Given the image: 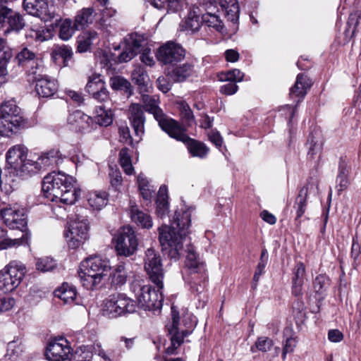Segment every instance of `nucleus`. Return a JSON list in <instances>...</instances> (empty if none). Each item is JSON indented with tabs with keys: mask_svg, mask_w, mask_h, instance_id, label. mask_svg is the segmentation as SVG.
Here are the masks:
<instances>
[{
	"mask_svg": "<svg viewBox=\"0 0 361 361\" xmlns=\"http://www.w3.org/2000/svg\"><path fill=\"white\" fill-rule=\"evenodd\" d=\"M128 118L134 130L135 142L138 143L145 133V116L142 105L134 103L129 106Z\"/></svg>",
	"mask_w": 361,
	"mask_h": 361,
	"instance_id": "412c9836",
	"label": "nucleus"
},
{
	"mask_svg": "<svg viewBox=\"0 0 361 361\" xmlns=\"http://www.w3.org/2000/svg\"><path fill=\"white\" fill-rule=\"evenodd\" d=\"M26 125L21 109L14 101L5 102L0 109V135L9 136Z\"/></svg>",
	"mask_w": 361,
	"mask_h": 361,
	"instance_id": "20e7f679",
	"label": "nucleus"
},
{
	"mask_svg": "<svg viewBox=\"0 0 361 361\" xmlns=\"http://www.w3.org/2000/svg\"><path fill=\"white\" fill-rule=\"evenodd\" d=\"M25 271L26 268L23 263L11 262L0 271V290L8 293L15 290L20 284Z\"/></svg>",
	"mask_w": 361,
	"mask_h": 361,
	"instance_id": "6e6552de",
	"label": "nucleus"
},
{
	"mask_svg": "<svg viewBox=\"0 0 361 361\" xmlns=\"http://www.w3.org/2000/svg\"><path fill=\"white\" fill-rule=\"evenodd\" d=\"M89 205L95 209H101L108 202V194L105 191H92L87 195Z\"/></svg>",
	"mask_w": 361,
	"mask_h": 361,
	"instance_id": "58836bf2",
	"label": "nucleus"
},
{
	"mask_svg": "<svg viewBox=\"0 0 361 361\" xmlns=\"http://www.w3.org/2000/svg\"><path fill=\"white\" fill-rule=\"evenodd\" d=\"M167 134L169 137L185 143L188 150L192 157L203 159L207 156L209 152V149L203 142L188 136L185 133V129L183 128L179 123L168 132Z\"/></svg>",
	"mask_w": 361,
	"mask_h": 361,
	"instance_id": "9b49d317",
	"label": "nucleus"
},
{
	"mask_svg": "<svg viewBox=\"0 0 361 361\" xmlns=\"http://www.w3.org/2000/svg\"><path fill=\"white\" fill-rule=\"evenodd\" d=\"M75 182L72 176L53 171L44 178L42 190L44 197L50 201L71 205L80 195V190L74 185Z\"/></svg>",
	"mask_w": 361,
	"mask_h": 361,
	"instance_id": "f03ea898",
	"label": "nucleus"
},
{
	"mask_svg": "<svg viewBox=\"0 0 361 361\" xmlns=\"http://www.w3.org/2000/svg\"><path fill=\"white\" fill-rule=\"evenodd\" d=\"M25 349L23 341L15 339L8 343L6 356L12 361H17L24 353Z\"/></svg>",
	"mask_w": 361,
	"mask_h": 361,
	"instance_id": "ea45409f",
	"label": "nucleus"
},
{
	"mask_svg": "<svg viewBox=\"0 0 361 361\" xmlns=\"http://www.w3.org/2000/svg\"><path fill=\"white\" fill-rule=\"evenodd\" d=\"M307 188L303 187L300 189L295 199L294 208L296 210L295 221H298L305 212L307 207Z\"/></svg>",
	"mask_w": 361,
	"mask_h": 361,
	"instance_id": "49530a36",
	"label": "nucleus"
},
{
	"mask_svg": "<svg viewBox=\"0 0 361 361\" xmlns=\"http://www.w3.org/2000/svg\"><path fill=\"white\" fill-rule=\"evenodd\" d=\"M157 204V214L159 216L163 217L168 213L169 204L167 200L157 199L156 201Z\"/></svg>",
	"mask_w": 361,
	"mask_h": 361,
	"instance_id": "774afa93",
	"label": "nucleus"
},
{
	"mask_svg": "<svg viewBox=\"0 0 361 361\" xmlns=\"http://www.w3.org/2000/svg\"><path fill=\"white\" fill-rule=\"evenodd\" d=\"M54 56L61 58L63 60L64 66H67L66 61L70 60L73 56L72 49L66 45L56 47L53 50Z\"/></svg>",
	"mask_w": 361,
	"mask_h": 361,
	"instance_id": "4d7b16f0",
	"label": "nucleus"
},
{
	"mask_svg": "<svg viewBox=\"0 0 361 361\" xmlns=\"http://www.w3.org/2000/svg\"><path fill=\"white\" fill-rule=\"evenodd\" d=\"M110 270L109 260L94 256L87 258L81 263L78 276L85 288L93 290L97 288Z\"/></svg>",
	"mask_w": 361,
	"mask_h": 361,
	"instance_id": "7ed1b4c3",
	"label": "nucleus"
},
{
	"mask_svg": "<svg viewBox=\"0 0 361 361\" xmlns=\"http://www.w3.org/2000/svg\"><path fill=\"white\" fill-rule=\"evenodd\" d=\"M27 149L22 145H14L6 153V162L15 171L27 157Z\"/></svg>",
	"mask_w": 361,
	"mask_h": 361,
	"instance_id": "bb28decb",
	"label": "nucleus"
},
{
	"mask_svg": "<svg viewBox=\"0 0 361 361\" xmlns=\"http://www.w3.org/2000/svg\"><path fill=\"white\" fill-rule=\"evenodd\" d=\"M64 157L57 149H51L42 154L37 158L39 164L41 165V171H46L59 166L62 163Z\"/></svg>",
	"mask_w": 361,
	"mask_h": 361,
	"instance_id": "a878e982",
	"label": "nucleus"
},
{
	"mask_svg": "<svg viewBox=\"0 0 361 361\" xmlns=\"http://www.w3.org/2000/svg\"><path fill=\"white\" fill-rule=\"evenodd\" d=\"M274 345L273 341L266 336H261L257 338L255 345L250 348L252 353H256L257 350L266 353L271 350Z\"/></svg>",
	"mask_w": 361,
	"mask_h": 361,
	"instance_id": "864d4df0",
	"label": "nucleus"
},
{
	"mask_svg": "<svg viewBox=\"0 0 361 361\" xmlns=\"http://www.w3.org/2000/svg\"><path fill=\"white\" fill-rule=\"evenodd\" d=\"M201 18L202 22L209 27H212L218 32L222 30L224 27L222 21L216 15L207 13L203 14Z\"/></svg>",
	"mask_w": 361,
	"mask_h": 361,
	"instance_id": "8fccbe9b",
	"label": "nucleus"
},
{
	"mask_svg": "<svg viewBox=\"0 0 361 361\" xmlns=\"http://www.w3.org/2000/svg\"><path fill=\"white\" fill-rule=\"evenodd\" d=\"M23 26V19L18 12L0 4V29L6 27L5 32L10 30L18 32Z\"/></svg>",
	"mask_w": 361,
	"mask_h": 361,
	"instance_id": "aec40b11",
	"label": "nucleus"
},
{
	"mask_svg": "<svg viewBox=\"0 0 361 361\" xmlns=\"http://www.w3.org/2000/svg\"><path fill=\"white\" fill-rule=\"evenodd\" d=\"M71 348L63 337L51 339L46 349L45 356L49 361H71Z\"/></svg>",
	"mask_w": 361,
	"mask_h": 361,
	"instance_id": "f3484780",
	"label": "nucleus"
},
{
	"mask_svg": "<svg viewBox=\"0 0 361 361\" xmlns=\"http://www.w3.org/2000/svg\"><path fill=\"white\" fill-rule=\"evenodd\" d=\"M89 228L87 218L77 216L64 234L69 248H78L89 238Z\"/></svg>",
	"mask_w": 361,
	"mask_h": 361,
	"instance_id": "9d476101",
	"label": "nucleus"
},
{
	"mask_svg": "<svg viewBox=\"0 0 361 361\" xmlns=\"http://www.w3.org/2000/svg\"><path fill=\"white\" fill-rule=\"evenodd\" d=\"M226 17L231 22L235 23L238 22L240 14V8L238 2L228 6V8H224Z\"/></svg>",
	"mask_w": 361,
	"mask_h": 361,
	"instance_id": "e2e57ef3",
	"label": "nucleus"
},
{
	"mask_svg": "<svg viewBox=\"0 0 361 361\" xmlns=\"http://www.w3.org/2000/svg\"><path fill=\"white\" fill-rule=\"evenodd\" d=\"M14 61L25 71L30 78L38 72H42L44 69L42 59L27 47H23L18 51Z\"/></svg>",
	"mask_w": 361,
	"mask_h": 361,
	"instance_id": "2eb2a0df",
	"label": "nucleus"
},
{
	"mask_svg": "<svg viewBox=\"0 0 361 361\" xmlns=\"http://www.w3.org/2000/svg\"><path fill=\"white\" fill-rule=\"evenodd\" d=\"M86 92L92 95V98L101 103H109L110 97L104 82L100 75H92L89 78L85 87Z\"/></svg>",
	"mask_w": 361,
	"mask_h": 361,
	"instance_id": "5701e85b",
	"label": "nucleus"
},
{
	"mask_svg": "<svg viewBox=\"0 0 361 361\" xmlns=\"http://www.w3.org/2000/svg\"><path fill=\"white\" fill-rule=\"evenodd\" d=\"M19 176H27L37 173L41 171V165L38 159H27V157L22 162V164L15 171Z\"/></svg>",
	"mask_w": 361,
	"mask_h": 361,
	"instance_id": "c9c22d12",
	"label": "nucleus"
},
{
	"mask_svg": "<svg viewBox=\"0 0 361 361\" xmlns=\"http://www.w3.org/2000/svg\"><path fill=\"white\" fill-rule=\"evenodd\" d=\"M110 85L112 89L116 90H123L126 93L132 94V86L130 83L124 78L116 76L111 78Z\"/></svg>",
	"mask_w": 361,
	"mask_h": 361,
	"instance_id": "09e8293b",
	"label": "nucleus"
},
{
	"mask_svg": "<svg viewBox=\"0 0 361 361\" xmlns=\"http://www.w3.org/2000/svg\"><path fill=\"white\" fill-rule=\"evenodd\" d=\"M94 11L92 8H82L78 12L74 25L77 30H82L88 24L92 23L93 20V13Z\"/></svg>",
	"mask_w": 361,
	"mask_h": 361,
	"instance_id": "a19ab883",
	"label": "nucleus"
},
{
	"mask_svg": "<svg viewBox=\"0 0 361 361\" xmlns=\"http://www.w3.org/2000/svg\"><path fill=\"white\" fill-rule=\"evenodd\" d=\"M56 25L59 27V37L63 41H67L72 37L75 30H78L72 20L66 18L62 20L59 15L56 14Z\"/></svg>",
	"mask_w": 361,
	"mask_h": 361,
	"instance_id": "473e14b6",
	"label": "nucleus"
},
{
	"mask_svg": "<svg viewBox=\"0 0 361 361\" xmlns=\"http://www.w3.org/2000/svg\"><path fill=\"white\" fill-rule=\"evenodd\" d=\"M137 183L140 194L143 199L151 200L155 189L149 184V180L142 174L137 176Z\"/></svg>",
	"mask_w": 361,
	"mask_h": 361,
	"instance_id": "de8ad7c7",
	"label": "nucleus"
},
{
	"mask_svg": "<svg viewBox=\"0 0 361 361\" xmlns=\"http://www.w3.org/2000/svg\"><path fill=\"white\" fill-rule=\"evenodd\" d=\"M29 80L35 82V90L37 94L42 97H50L58 90L59 85L57 81L49 76L42 74V72L31 76Z\"/></svg>",
	"mask_w": 361,
	"mask_h": 361,
	"instance_id": "6ab92c4d",
	"label": "nucleus"
},
{
	"mask_svg": "<svg viewBox=\"0 0 361 361\" xmlns=\"http://www.w3.org/2000/svg\"><path fill=\"white\" fill-rule=\"evenodd\" d=\"M171 323L166 326V329L170 335L171 345L166 348L167 354L175 353V350L183 342L184 337L192 333L190 329H183L179 328V312L174 306L171 307Z\"/></svg>",
	"mask_w": 361,
	"mask_h": 361,
	"instance_id": "ddd939ff",
	"label": "nucleus"
},
{
	"mask_svg": "<svg viewBox=\"0 0 361 361\" xmlns=\"http://www.w3.org/2000/svg\"><path fill=\"white\" fill-rule=\"evenodd\" d=\"M185 252L186 253L185 267L190 274H200L204 280L206 278L204 263L200 260L194 246L191 244L187 245Z\"/></svg>",
	"mask_w": 361,
	"mask_h": 361,
	"instance_id": "393cba45",
	"label": "nucleus"
},
{
	"mask_svg": "<svg viewBox=\"0 0 361 361\" xmlns=\"http://www.w3.org/2000/svg\"><path fill=\"white\" fill-rule=\"evenodd\" d=\"M305 276V264L302 262H299L295 264L293 269L292 277V294L296 297L302 295V286Z\"/></svg>",
	"mask_w": 361,
	"mask_h": 361,
	"instance_id": "cd10ccee",
	"label": "nucleus"
},
{
	"mask_svg": "<svg viewBox=\"0 0 361 361\" xmlns=\"http://www.w3.org/2000/svg\"><path fill=\"white\" fill-rule=\"evenodd\" d=\"M297 344L296 337L290 336L286 338L285 344L283 346L282 357L285 360L286 354L292 353Z\"/></svg>",
	"mask_w": 361,
	"mask_h": 361,
	"instance_id": "69168bd1",
	"label": "nucleus"
},
{
	"mask_svg": "<svg viewBox=\"0 0 361 361\" xmlns=\"http://www.w3.org/2000/svg\"><path fill=\"white\" fill-rule=\"evenodd\" d=\"M106 104L103 103L95 109L94 122L101 126H109L113 122L112 111Z\"/></svg>",
	"mask_w": 361,
	"mask_h": 361,
	"instance_id": "72a5a7b5",
	"label": "nucleus"
},
{
	"mask_svg": "<svg viewBox=\"0 0 361 361\" xmlns=\"http://www.w3.org/2000/svg\"><path fill=\"white\" fill-rule=\"evenodd\" d=\"M310 83L309 82L307 76L303 73H299L297 75L296 81L295 85L290 88V95L292 98L298 97L302 99L307 94V90L310 87ZM300 102V99L298 101Z\"/></svg>",
	"mask_w": 361,
	"mask_h": 361,
	"instance_id": "2f4dec72",
	"label": "nucleus"
},
{
	"mask_svg": "<svg viewBox=\"0 0 361 361\" xmlns=\"http://www.w3.org/2000/svg\"><path fill=\"white\" fill-rule=\"evenodd\" d=\"M348 169L346 164L341 161L338 165V172L336 177V189L338 194L348 188L349 180L348 178Z\"/></svg>",
	"mask_w": 361,
	"mask_h": 361,
	"instance_id": "79ce46f5",
	"label": "nucleus"
},
{
	"mask_svg": "<svg viewBox=\"0 0 361 361\" xmlns=\"http://www.w3.org/2000/svg\"><path fill=\"white\" fill-rule=\"evenodd\" d=\"M133 81L138 86L140 93L148 92L149 78L145 68L142 66H135L132 74Z\"/></svg>",
	"mask_w": 361,
	"mask_h": 361,
	"instance_id": "c756f323",
	"label": "nucleus"
},
{
	"mask_svg": "<svg viewBox=\"0 0 361 361\" xmlns=\"http://www.w3.org/2000/svg\"><path fill=\"white\" fill-rule=\"evenodd\" d=\"M68 123L73 130L85 133L90 132L94 128L93 119L81 111H75L68 117Z\"/></svg>",
	"mask_w": 361,
	"mask_h": 361,
	"instance_id": "b1692460",
	"label": "nucleus"
},
{
	"mask_svg": "<svg viewBox=\"0 0 361 361\" xmlns=\"http://www.w3.org/2000/svg\"><path fill=\"white\" fill-rule=\"evenodd\" d=\"M193 71V66L190 63H185L174 68L169 73L170 78L176 82L185 81Z\"/></svg>",
	"mask_w": 361,
	"mask_h": 361,
	"instance_id": "f704fd0d",
	"label": "nucleus"
},
{
	"mask_svg": "<svg viewBox=\"0 0 361 361\" xmlns=\"http://www.w3.org/2000/svg\"><path fill=\"white\" fill-rule=\"evenodd\" d=\"M98 38L97 33L95 31H88L83 32L78 37V51L83 53L88 51L93 42Z\"/></svg>",
	"mask_w": 361,
	"mask_h": 361,
	"instance_id": "c03bdc74",
	"label": "nucleus"
},
{
	"mask_svg": "<svg viewBox=\"0 0 361 361\" xmlns=\"http://www.w3.org/2000/svg\"><path fill=\"white\" fill-rule=\"evenodd\" d=\"M130 218L135 224L142 228L149 229L152 227L153 223L150 215L140 210L137 205L131 206Z\"/></svg>",
	"mask_w": 361,
	"mask_h": 361,
	"instance_id": "7c9ffc66",
	"label": "nucleus"
},
{
	"mask_svg": "<svg viewBox=\"0 0 361 361\" xmlns=\"http://www.w3.org/2000/svg\"><path fill=\"white\" fill-rule=\"evenodd\" d=\"M24 244H28V238L26 233L18 238L11 239L7 238L0 240V250L8 247H17Z\"/></svg>",
	"mask_w": 361,
	"mask_h": 361,
	"instance_id": "6e6d98bb",
	"label": "nucleus"
},
{
	"mask_svg": "<svg viewBox=\"0 0 361 361\" xmlns=\"http://www.w3.org/2000/svg\"><path fill=\"white\" fill-rule=\"evenodd\" d=\"M330 280L325 274H319L313 281V287L317 293H323L329 288Z\"/></svg>",
	"mask_w": 361,
	"mask_h": 361,
	"instance_id": "13d9d810",
	"label": "nucleus"
},
{
	"mask_svg": "<svg viewBox=\"0 0 361 361\" xmlns=\"http://www.w3.org/2000/svg\"><path fill=\"white\" fill-rule=\"evenodd\" d=\"M124 262L117 264L113 272L111 274V283L116 287L121 286L126 283L128 277V273Z\"/></svg>",
	"mask_w": 361,
	"mask_h": 361,
	"instance_id": "37998d69",
	"label": "nucleus"
},
{
	"mask_svg": "<svg viewBox=\"0 0 361 361\" xmlns=\"http://www.w3.org/2000/svg\"><path fill=\"white\" fill-rule=\"evenodd\" d=\"M125 42L126 44L134 50L136 54H138L140 52V49L142 47L143 37L137 33H134L131 34L129 36V38L126 39Z\"/></svg>",
	"mask_w": 361,
	"mask_h": 361,
	"instance_id": "052dcab7",
	"label": "nucleus"
},
{
	"mask_svg": "<svg viewBox=\"0 0 361 361\" xmlns=\"http://www.w3.org/2000/svg\"><path fill=\"white\" fill-rule=\"evenodd\" d=\"M131 288L137 298L138 305L145 310L159 311L162 307V288L155 290L149 285L140 286L135 283Z\"/></svg>",
	"mask_w": 361,
	"mask_h": 361,
	"instance_id": "423d86ee",
	"label": "nucleus"
},
{
	"mask_svg": "<svg viewBox=\"0 0 361 361\" xmlns=\"http://www.w3.org/2000/svg\"><path fill=\"white\" fill-rule=\"evenodd\" d=\"M120 140L126 144L132 145L133 144V138L130 134V130L128 126H121L119 128Z\"/></svg>",
	"mask_w": 361,
	"mask_h": 361,
	"instance_id": "338daca9",
	"label": "nucleus"
},
{
	"mask_svg": "<svg viewBox=\"0 0 361 361\" xmlns=\"http://www.w3.org/2000/svg\"><path fill=\"white\" fill-rule=\"evenodd\" d=\"M155 55L160 63L175 66L185 59V50L180 44L169 41L157 49Z\"/></svg>",
	"mask_w": 361,
	"mask_h": 361,
	"instance_id": "f8f14e48",
	"label": "nucleus"
},
{
	"mask_svg": "<svg viewBox=\"0 0 361 361\" xmlns=\"http://www.w3.org/2000/svg\"><path fill=\"white\" fill-rule=\"evenodd\" d=\"M191 214L189 210L176 211L171 226L163 225L159 228V240L162 250L169 257L179 259L183 252V240L190 226Z\"/></svg>",
	"mask_w": 361,
	"mask_h": 361,
	"instance_id": "f257e3e1",
	"label": "nucleus"
},
{
	"mask_svg": "<svg viewBox=\"0 0 361 361\" xmlns=\"http://www.w3.org/2000/svg\"><path fill=\"white\" fill-rule=\"evenodd\" d=\"M219 78L221 81H228L230 82L236 83L243 80L244 73L239 69H233L221 73Z\"/></svg>",
	"mask_w": 361,
	"mask_h": 361,
	"instance_id": "603ef678",
	"label": "nucleus"
},
{
	"mask_svg": "<svg viewBox=\"0 0 361 361\" xmlns=\"http://www.w3.org/2000/svg\"><path fill=\"white\" fill-rule=\"evenodd\" d=\"M308 145H310L307 156L311 159H314L316 157H320L321 151L322 149V144L321 142L315 140V137L310 135L307 140Z\"/></svg>",
	"mask_w": 361,
	"mask_h": 361,
	"instance_id": "5fc2aeb1",
	"label": "nucleus"
},
{
	"mask_svg": "<svg viewBox=\"0 0 361 361\" xmlns=\"http://www.w3.org/2000/svg\"><path fill=\"white\" fill-rule=\"evenodd\" d=\"M202 23L200 16L195 11H190L187 19L180 24V27L181 30L192 34L199 30Z\"/></svg>",
	"mask_w": 361,
	"mask_h": 361,
	"instance_id": "4c0bfd02",
	"label": "nucleus"
},
{
	"mask_svg": "<svg viewBox=\"0 0 361 361\" xmlns=\"http://www.w3.org/2000/svg\"><path fill=\"white\" fill-rule=\"evenodd\" d=\"M144 268L149 280L154 283L157 288H163L164 271L161 256L154 249L148 248L145 251Z\"/></svg>",
	"mask_w": 361,
	"mask_h": 361,
	"instance_id": "1a4fd4ad",
	"label": "nucleus"
},
{
	"mask_svg": "<svg viewBox=\"0 0 361 361\" xmlns=\"http://www.w3.org/2000/svg\"><path fill=\"white\" fill-rule=\"evenodd\" d=\"M116 11L106 7L102 13L101 23L104 27L116 28L117 20L114 18Z\"/></svg>",
	"mask_w": 361,
	"mask_h": 361,
	"instance_id": "3c124183",
	"label": "nucleus"
},
{
	"mask_svg": "<svg viewBox=\"0 0 361 361\" xmlns=\"http://www.w3.org/2000/svg\"><path fill=\"white\" fill-rule=\"evenodd\" d=\"M149 4L159 10H165L167 13H177L187 6L186 0H148Z\"/></svg>",
	"mask_w": 361,
	"mask_h": 361,
	"instance_id": "c85d7f7f",
	"label": "nucleus"
},
{
	"mask_svg": "<svg viewBox=\"0 0 361 361\" xmlns=\"http://www.w3.org/2000/svg\"><path fill=\"white\" fill-rule=\"evenodd\" d=\"M141 102L143 104L142 109L153 115L160 128L166 133H168L178 123L164 113L159 106V100L157 96L141 93Z\"/></svg>",
	"mask_w": 361,
	"mask_h": 361,
	"instance_id": "0eeeda50",
	"label": "nucleus"
},
{
	"mask_svg": "<svg viewBox=\"0 0 361 361\" xmlns=\"http://www.w3.org/2000/svg\"><path fill=\"white\" fill-rule=\"evenodd\" d=\"M137 54H136L134 50L130 48L127 44H125L123 50L117 57L118 61L119 63H126L130 61Z\"/></svg>",
	"mask_w": 361,
	"mask_h": 361,
	"instance_id": "0e129e2a",
	"label": "nucleus"
},
{
	"mask_svg": "<svg viewBox=\"0 0 361 361\" xmlns=\"http://www.w3.org/2000/svg\"><path fill=\"white\" fill-rule=\"evenodd\" d=\"M23 7L27 14L45 22L56 18L54 11L49 8L48 0H23Z\"/></svg>",
	"mask_w": 361,
	"mask_h": 361,
	"instance_id": "a211bd4d",
	"label": "nucleus"
},
{
	"mask_svg": "<svg viewBox=\"0 0 361 361\" xmlns=\"http://www.w3.org/2000/svg\"><path fill=\"white\" fill-rule=\"evenodd\" d=\"M135 302L125 294L111 295L104 300L102 314L110 319L126 317L135 312Z\"/></svg>",
	"mask_w": 361,
	"mask_h": 361,
	"instance_id": "39448f33",
	"label": "nucleus"
},
{
	"mask_svg": "<svg viewBox=\"0 0 361 361\" xmlns=\"http://www.w3.org/2000/svg\"><path fill=\"white\" fill-rule=\"evenodd\" d=\"M0 220L10 229L20 230L23 234H27L28 240L30 235L27 232V216L23 209H19L16 205L12 209H4L0 212Z\"/></svg>",
	"mask_w": 361,
	"mask_h": 361,
	"instance_id": "dca6fc26",
	"label": "nucleus"
},
{
	"mask_svg": "<svg viewBox=\"0 0 361 361\" xmlns=\"http://www.w3.org/2000/svg\"><path fill=\"white\" fill-rule=\"evenodd\" d=\"M53 31L50 28L40 27L37 29H30L27 34V38H31L37 42H42L51 39Z\"/></svg>",
	"mask_w": 361,
	"mask_h": 361,
	"instance_id": "a18cd8bd",
	"label": "nucleus"
},
{
	"mask_svg": "<svg viewBox=\"0 0 361 361\" xmlns=\"http://www.w3.org/2000/svg\"><path fill=\"white\" fill-rule=\"evenodd\" d=\"M138 245V240L133 228L124 226L116 237V250L119 255L129 257L135 253Z\"/></svg>",
	"mask_w": 361,
	"mask_h": 361,
	"instance_id": "4468645a",
	"label": "nucleus"
},
{
	"mask_svg": "<svg viewBox=\"0 0 361 361\" xmlns=\"http://www.w3.org/2000/svg\"><path fill=\"white\" fill-rule=\"evenodd\" d=\"M179 109L182 119L190 125L194 121L195 118L189 105L185 102H180L179 103Z\"/></svg>",
	"mask_w": 361,
	"mask_h": 361,
	"instance_id": "680f3d73",
	"label": "nucleus"
},
{
	"mask_svg": "<svg viewBox=\"0 0 361 361\" xmlns=\"http://www.w3.org/2000/svg\"><path fill=\"white\" fill-rule=\"evenodd\" d=\"M56 267V262L54 259L49 257L39 258L36 262L37 269L42 272L52 271Z\"/></svg>",
	"mask_w": 361,
	"mask_h": 361,
	"instance_id": "bf43d9fd",
	"label": "nucleus"
},
{
	"mask_svg": "<svg viewBox=\"0 0 361 361\" xmlns=\"http://www.w3.org/2000/svg\"><path fill=\"white\" fill-rule=\"evenodd\" d=\"M54 295L65 303H72L76 298L77 291L73 286L63 283L61 287L54 291Z\"/></svg>",
	"mask_w": 361,
	"mask_h": 361,
	"instance_id": "e433bc0d",
	"label": "nucleus"
},
{
	"mask_svg": "<svg viewBox=\"0 0 361 361\" xmlns=\"http://www.w3.org/2000/svg\"><path fill=\"white\" fill-rule=\"evenodd\" d=\"M93 353L100 357L103 361H117L118 355L114 348L105 349L100 343H95L92 347V352L82 351L79 355L78 351L76 352L78 359L75 361H92Z\"/></svg>",
	"mask_w": 361,
	"mask_h": 361,
	"instance_id": "4be33fe9",
	"label": "nucleus"
}]
</instances>
